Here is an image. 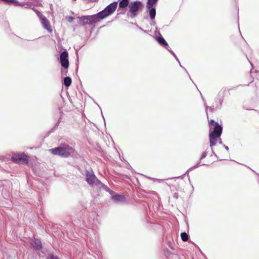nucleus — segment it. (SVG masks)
<instances>
[{"label":"nucleus","instance_id":"obj_27","mask_svg":"<svg viewBox=\"0 0 259 259\" xmlns=\"http://www.w3.org/2000/svg\"><path fill=\"white\" fill-rule=\"evenodd\" d=\"M74 19V18L72 16H68L67 17V21L70 23H72Z\"/></svg>","mask_w":259,"mask_h":259},{"label":"nucleus","instance_id":"obj_9","mask_svg":"<svg viewBox=\"0 0 259 259\" xmlns=\"http://www.w3.org/2000/svg\"><path fill=\"white\" fill-rule=\"evenodd\" d=\"M61 146L64 152L66 153V158H67L71 155L73 154L74 149L71 146L66 143L61 144Z\"/></svg>","mask_w":259,"mask_h":259},{"label":"nucleus","instance_id":"obj_29","mask_svg":"<svg viewBox=\"0 0 259 259\" xmlns=\"http://www.w3.org/2000/svg\"><path fill=\"white\" fill-rule=\"evenodd\" d=\"M107 192L109 193L111 195V197L113 196V195L115 194L116 193L114 192L113 191L110 189V191H107Z\"/></svg>","mask_w":259,"mask_h":259},{"label":"nucleus","instance_id":"obj_7","mask_svg":"<svg viewBox=\"0 0 259 259\" xmlns=\"http://www.w3.org/2000/svg\"><path fill=\"white\" fill-rule=\"evenodd\" d=\"M37 14L41 20V23L43 27L46 30H47L49 32H52V29L51 28L50 23L49 20L47 19V18L38 11H37Z\"/></svg>","mask_w":259,"mask_h":259},{"label":"nucleus","instance_id":"obj_3","mask_svg":"<svg viewBox=\"0 0 259 259\" xmlns=\"http://www.w3.org/2000/svg\"><path fill=\"white\" fill-rule=\"evenodd\" d=\"M209 139L210 147H213L217 144V139L220 138L222 133L223 127L215 122L214 120L211 119L209 121Z\"/></svg>","mask_w":259,"mask_h":259},{"label":"nucleus","instance_id":"obj_31","mask_svg":"<svg viewBox=\"0 0 259 259\" xmlns=\"http://www.w3.org/2000/svg\"><path fill=\"white\" fill-rule=\"evenodd\" d=\"M220 138V139H219V143L220 144H223V142H222V141L221 139L220 138Z\"/></svg>","mask_w":259,"mask_h":259},{"label":"nucleus","instance_id":"obj_19","mask_svg":"<svg viewBox=\"0 0 259 259\" xmlns=\"http://www.w3.org/2000/svg\"><path fill=\"white\" fill-rule=\"evenodd\" d=\"M200 95H201V98H202L203 101H204V107H205V112L206 113V114H207V110H208V109H209V111L210 112H213L214 110V108H215V106H211L210 107H208L207 106V105L206 104V102L205 101V100L203 98V96H202V94L201 93H200ZM207 116L208 117V115H207Z\"/></svg>","mask_w":259,"mask_h":259},{"label":"nucleus","instance_id":"obj_39","mask_svg":"<svg viewBox=\"0 0 259 259\" xmlns=\"http://www.w3.org/2000/svg\"><path fill=\"white\" fill-rule=\"evenodd\" d=\"M202 165H206V164H205V163H203V164H202ZM206 165H207L206 164Z\"/></svg>","mask_w":259,"mask_h":259},{"label":"nucleus","instance_id":"obj_35","mask_svg":"<svg viewBox=\"0 0 259 259\" xmlns=\"http://www.w3.org/2000/svg\"><path fill=\"white\" fill-rule=\"evenodd\" d=\"M174 197H176L177 198L178 197V194L176 193L175 194H174Z\"/></svg>","mask_w":259,"mask_h":259},{"label":"nucleus","instance_id":"obj_28","mask_svg":"<svg viewBox=\"0 0 259 259\" xmlns=\"http://www.w3.org/2000/svg\"><path fill=\"white\" fill-rule=\"evenodd\" d=\"M60 122V119H59L58 121H57V122L56 123L54 127V130L56 129V128H57V127L59 125V124Z\"/></svg>","mask_w":259,"mask_h":259},{"label":"nucleus","instance_id":"obj_24","mask_svg":"<svg viewBox=\"0 0 259 259\" xmlns=\"http://www.w3.org/2000/svg\"><path fill=\"white\" fill-rule=\"evenodd\" d=\"M46 259H59V257L55 255L53 253H51L49 254V256H48Z\"/></svg>","mask_w":259,"mask_h":259},{"label":"nucleus","instance_id":"obj_20","mask_svg":"<svg viewBox=\"0 0 259 259\" xmlns=\"http://www.w3.org/2000/svg\"><path fill=\"white\" fill-rule=\"evenodd\" d=\"M181 237L182 240L184 242L187 241L189 239V235L185 232L181 233Z\"/></svg>","mask_w":259,"mask_h":259},{"label":"nucleus","instance_id":"obj_34","mask_svg":"<svg viewBox=\"0 0 259 259\" xmlns=\"http://www.w3.org/2000/svg\"><path fill=\"white\" fill-rule=\"evenodd\" d=\"M156 24L155 22L154 21H153L151 23V25H155Z\"/></svg>","mask_w":259,"mask_h":259},{"label":"nucleus","instance_id":"obj_1","mask_svg":"<svg viewBox=\"0 0 259 259\" xmlns=\"http://www.w3.org/2000/svg\"><path fill=\"white\" fill-rule=\"evenodd\" d=\"M117 5V2H114L106 7L102 11L96 14L82 16L78 17V18L79 19L83 26H85L87 24L95 25L96 23L100 22L101 20L112 15L116 10Z\"/></svg>","mask_w":259,"mask_h":259},{"label":"nucleus","instance_id":"obj_11","mask_svg":"<svg viewBox=\"0 0 259 259\" xmlns=\"http://www.w3.org/2000/svg\"><path fill=\"white\" fill-rule=\"evenodd\" d=\"M155 39L160 46L166 49L167 50H168L169 47L168 46L167 42L160 34H159V36H156Z\"/></svg>","mask_w":259,"mask_h":259},{"label":"nucleus","instance_id":"obj_38","mask_svg":"<svg viewBox=\"0 0 259 259\" xmlns=\"http://www.w3.org/2000/svg\"><path fill=\"white\" fill-rule=\"evenodd\" d=\"M101 113H102V112H101ZM102 115H103V114H102ZM102 116H103V115H102ZM103 117H104V116H103ZM103 120L105 121V118H103Z\"/></svg>","mask_w":259,"mask_h":259},{"label":"nucleus","instance_id":"obj_26","mask_svg":"<svg viewBox=\"0 0 259 259\" xmlns=\"http://www.w3.org/2000/svg\"><path fill=\"white\" fill-rule=\"evenodd\" d=\"M7 4H14L18 5L19 4V2L17 0H8Z\"/></svg>","mask_w":259,"mask_h":259},{"label":"nucleus","instance_id":"obj_14","mask_svg":"<svg viewBox=\"0 0 259 259\" xmlns=\"http://www.w3.org/2000/svg\"><path fill=\"white\" fill-rule=\"evenodd\" d=\"M32 247L37 250H40L42 248L41 242L40 240L37 239H34L32 241Z\"/></svg>","mask_w":259,"mask_h":259},{"label":"nucleus","instance_id":"obj_17","mask_svg":"<svg viewBox=\"0 0 259 259\" xmlns=\"http://www.w3.org/2000/svg\"><path fill=\"white\" fill-rule=\"evenodd\" d=\"M130 0H118L119 9H125L130 5Z\"/></svg>","mask_w":259,"mask_h":259},{"label":"nucleus","instance_id":"obj_6","mask_svg":"<svg viewBox=\"0 0 259 259\" xmlns=\"http://www.w3.org/2000/svg\"><path fill=\"white\" fill-rule=\"evenodd\" d=\"M60 62L61 66L65 69L68 68L69 65L68 53L66 50L61 53L60 56Z\"/></svg>","mask_w":259,"mask_h":259},{"label":"nucleus","instance_id":"obj_12","mask_svg":"<svg viewBox=\"0 0 259 259\" xmlns=\"http://www.w3.org/2000/svg\"><path fill=\"white\" fill-rule=\"evenodd\" d=\"M112 199L116 202H124L126 200L124 195L118 193H115L111 197Z\"/></svg>","mask_w":259,"mask_h":259},{"label":"nucleus","instance_id":"obj_36","mask_svg":"<svg viewBox=\"0 0 259 259\" xmlns=\"http://www.w3.org/2000/svg\"><path fill=\"white\" fill-rule=\"evenodd\" d=\"M96 180L97 181V183L101 185V183L102 182L97 179H96Z\"/></svg>","mask_w":259,"mask_h":259},{"label":"nucleus","instance_id":"obj_13","mask_svg":"<svg viewBox=\"0 0 259 259\" xmlns=\"http://www.w3.org/2000/svg\"><path fill=\"white\" fill-rule=\"evenodd\" d=\"M224 100L223 96L221 95L220 93L218 95V98L215 101V108L217 109H220L222 106V103Z\"/></svg>","mask_w":259,"mask_h":259},{"label":"nucleus","instance_id":"obj_15","mask_svg":"<svg viewBox=\"0 0 259 259\" xmlns=\"http://www.w3.org/2000/svg\"><path fill=\"white\" fill-rule=\"evenodd\" d=\"M207 152L205 151L204 152H203L201 155V156L200 157V159L199 160V161L195 165L190 167L188 170L187 171H186V172L185 173V174H186L187 172H188L189 171H191V170H192L193 169H195V168H197L199 165V164L201 162V161L202 159L205 158L206 156H207Z\"/></svg>","mask_w":259,"mask_h":259},{"label":"nucleus","instance_id":"obj_8","mask_svg":"<svg viewBox=\"0 0 259 259\" xmlns=\"http://www.w3.org/2000/svg\"><path fill=\"white\" fill-rule=\"evenodd\" d=\"M51 153L55 155H58L61 157L66 158V153L64 152L61 144L56 148H52L49 150Z\"/></svg>","mask_w":259,"mask_h":259},{"label":"nucleus","instance_id":"obj_32","mask_svg":"<svg viewBox=\"0 0 259 259\" xmlns=\"http://www.w3.org/2000/svg\"><path fill=\"white\" fill-rule=\"evenodd\" d=\"M182 68L183 69H184V70L187 72V73L188 74V75H189V74H188V73L187 70H186V69L185 67H184L183 66V67H182Z\"/></svg>","mask_w":259,"mask_h":259},{"label":"nucleus","instance_id":"obj_21","mask_svg":"<svg viewBox=\"0 0 259 259\" xmlns=\"http://www.w3.org/2000/svg\"><path fill=\"white\" fill-rule=\"evenodd\" d=\"M167 51L173 56V57H175V58L176 59V60L179 62L180 66L181 67H183V66L181 65V63H180L179 59L178 58L177 56H176L175 53L170 49V48L168 49V50H167Z\"/></svg>","mask_w":259,"mask_h":259},{"label":"nucleus","instance_id":"obj_2","mask_svg":"<svg viewBox=\"0 0 259 259\" xmlns=\"http://www.w3.org/2000/svg\"><path fill=\"white\" fill-rule=\"evenodd\" d=\"M96 215L95 212H92L89 217H85L83 220V225L89 229L87 231V236L89 238L90 242L93 245H96L99 239L98 232L95 229V225L97 221L95 217Z\"/></svg>","mask_w":259,"mask_h":259},{"label":"nucleus","instance_id":"obj_42","mask_svg":"<svg viewBox=\"0 0 259 259\" xmlns=\"http://www.w3.org/2000/svg\"><path fill=\"white\" fill-rule=\"evenodd\" d=\"M255 174H256V175L259 176V175L257 173H255Z\"/></svg>","mask_w":259,"mask_h":259},{"label":"nucleus","instance_id":"obj_4","mask_svg":"<svg viewBox=\"0 0 259 259\" xmlns=\"http://www.w3.org/2000/svg\"><path fill=\"white\" fill-rule=\"evenodd\" d=\"M143 7L144 5L141 1L132 2L128 6L127 15L132 18L136 17L138 15V12L141 10Z\"/></svg>","mask_w":259,"mask_h":259},{"label":"nucleus","instance_id":"obj_41","mask_svg":"<svg viewBox=\"0 0 259 259\" xmlns=\"http://www.w3.org/2000/svg\"><path fill=\"white\" fill-rule=\"evenodd\" d=\"M67 70H66V71H65V73H67Z\"/></svg>","mask_w":259,"mask_h":259},{"label":"nucleus","instance_id":"obj_30","mask_svg":"<svg viewBox=\"0 0 259 259\" xmlns=\"http://www.w3.org/2000/svg\"><path fill=\"white\" fill-rule=\"evenodd\" d=\"M223 146H224V148L228 151V152H229V147L225 145H224Z\"/></svg>","mask_w":259,"mask_h":259},{"label":"nucleus","instance_id":"obj_33","mask_svg":"<svg viewBox=\"0 0 259 259\" xmlns=\"http://www.w3.org/2000/svg\"><path fill=\"white\" fill-rule=\"evenodd\" d=\"M91 2H97L99 0H89Z\"/></svg>","mask_w":259,"mask_h":259},{"label":"nucleus","instance_id":"obj_18","mask_svg":"<svg viewBox=\"0 0 259 259\" xmlns=\"http://www.w3.org/2000/svg\"><path fill=\"white\" fill-rule=\"evenodd\" d=\"M71 83L72 79L70 77L66 76L64 78L63 84L65 87L68 88L71 85Z\"/></svg>","mask_w":259,"mask_h":259},{"label":"nucleus","instance_id":"obj_23","mask_svg":"<svg viewBox=\"0 0 259 259\" xmlns=\"http://www.w3.org/2000/svg\"><path fill=\"white\" fill-rule=\"evenodd\" d=\"M213 147H210L211 148V155H214L217 159L218 160H219V161H221L222 160H225L226 159H219V156L217 155V154L214 152L213 149Z\"/></svg>","mask_w":259,"mask_h":259},{"label":"nucleus","instance_id":"obj_10","mask_svg":"<svg viewBox=\"0 0 259 259\" xmlns=\"http://www.w3.org/2000/svg\"><path fill=\"white\" fill-rule=\"evenodd\" d=\"M97 178L94 174H91L89 171H85V180L90 185H93Z\"/></svg>","mask_w":259,"mask_h":259},{"label":"nucleus","instance_id":"obj_5","mask_svg":"<svg viewBox=\"0 0 259 259\" xmlns=\"http://www.w3.org/2000/svg\"><path fill=\"white\" fill-rule=\"evenodd\" d=\"M11 160L16 164H26L28 163V158L24 153H13L11 156Z\"/></svg>","mask_w":259,"mask_h":259},{"label":"nucleus","instance_id":"obj_22","mask_svg":"<svg viewBox=\"0 0 259 259\" xmlns=\"http://www.w3.org/2000/svg\"><path fill=\"white\" fill-rule=\"evenodd\" d=\"M158 0H148L146 6L153 7V5L157 2Z\"/></svg>","mask_w":259,"mask_h":259},{"label":"nucleus","instance_id":"obj_40","mask_svg":"<svg viewBox=\"0 0 259 259\" xmlns=\"http://www.w3.org/2000/svg\"><path fill=\"white\" fill-rule=\"evenodd\" d=\"M251 170L253 172H255L254 170H252V169H251Z\"/></svg>","mask_w":259,"mask_h":259},{"label":"nucleus","instance_id":"obj_25","mask_svg":"<svg viewBox=\"0 0 259 259\" xmlns=\"http://www.w3.org/2000/svg\"><path fill=\"white\" fill-rule=\"evenodd\" d=\"M101 187L103 188L104 190H105L106 192L110 191L109 188H108L106 185L103 184L102 183H101Z\"/></svg>","mask_w":259,"mask_h":259},{"label":"nucleus","instance_id":"obj_37","mask_svg":"<svg viewBox=\"0 0 259 259\" xmlns=\"http://www.w3.org/2000/svg\"><path fill=\"white\" fill-rule=\"evenodd\" d=\"M140 29L141 30H142V31H143L144 32H146V31L144 30L142 28H140Z\"/></svg>","mask_w":259,"mask_h":259},{"label":"nucleus","instance_id":"obj_16","mask_svg":"<svg viewBox=\"0 0 259 259\" xmlns=\"http://www.w3.org/2000/svg\"><path fill=\"white\" fill-rule=\"evenodd\" d=\"M146 8L149 12V14L151 20H153L156 16V9L153 7L146 6Z\"/></svg>","mask_w":259,"mask_h":259}]
</instances>
